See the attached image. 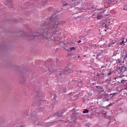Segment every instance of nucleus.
Here are the masks:
<instances>
[{
	"instance_id": "1",
	"label": "nucleus",
	"mask_w": 127,
	"mask_h": 127,
	"mask_svg": "<svg viewBox=\"0 0 127 127\" xmlns=\"http://www.w3.org/2000/svg\"><path fill=\"white\" fill-rule=\"evenodd\" d=\"M50 23L53 24V31L54 32V34H55L56 33V29H57L59 24L58 16L56 14L53 15L52 18H50Z\"/></svg>"
},
{
	"instance_id": "2",
	"label": "nucleus",
	"mask_w": 127,
	"mask_h": 127,
	"mask_svg": "<svg viewBox=\"0 0 127 127\" xmlns=\"http://www.w3.org/2000/svg\"><path fill=\"white\" fill-rule=\"evenodd\" d=\"M43 36V34H41V35H39V33H37L36 35H32V36H30L31 38V40H34L37 36Z\"/></svg>"
},
{
	"instance_id": "3",
	"label": "nucleus",
	"mask_w": 127,
	"mask_h": 127,
	"mask_svg": "<svg viewBox=\"0 0 127 127\" xmlns=\"http://www.w3.org/2000/svg\"><path fill=\"white\" fill-rule=\"evenodd\" d=\"M108 2L110 4L114 5L117 3L116 0H108Z\"/></svg>"
},
{
	"instance_id": "4",
	"label": "nucleus",
	"mask_w": 127,
	"mask_h": 127,
	"mask_svg": "<svg viewBox=\"0 0 127 127\" xmlns=\"http://www.w3.org/2000/svg\"><path fill=\"white\" fill-rule=\"evenodd\" d=\"M127 42V38H123V41L120 42V45H125V43Z\"/></svg>"
},
{
	"instance_id": "5",
	"label": "nucleus",
	"mask_w": 127,
	"mask_h": 127,
	"mask_svg": "<svg viewBox=\"0 0 127 127\" xmlns=\"http://www.w3.org/2000/svg\"><path fill=\"white\" fill-rule=\"evenodd\" d=\"M102 18H103V16H102L101 14H98L96 17V18H97V20H101Z\"/></svg>"
},
{
	"instance_id": "6",
	"label": "nucleus",
	"mask_w": 127,
	"mask_h": 127,
	"mask_svg": "<svg viewBox=\"0 0 127 127\" xmlns=\"http://www.w3.org/2000/svg\"><path fill=\"white\" fill-rule=\"evenodd\" d=\"M63 4V6H66L67 5V1L66 0H63V2L62 3Z\"/></svg>"
},
{
	"instance_id": "7",
	"label": "nucleus",
	"mask_w": 127,
	"mask_h": 127,
	"mask_svg": "<svg viewBox=\"0 0 127 127\" xmlns=\"http://www.w3.org/2000/svg\"><path fill=\"white\" fill-rule=\"evenodd\" d=\"M96 76H100L102 78H103L104 77V74L101 73L100 74H97L96 75Z\"/></svg>"
},
{
	"instance_id": "8",
	"label": "nucleus",
	"mask_w": 127,
	"mask_h": 127,
	"mask_svg": "<svg viewBox=\"0 0 127 127\" xmlns=\"http://www.w3.org/2000/svg\"><path fill=\"white\" fill-rule=\"evenodd\" d=\"M116 43V42H112V43H110L108 44V45L107 46V47H110L111 46H112L113 45H114Z\"/></svg>"
},
{
	"instance_id": "9",
	"label": "nucleus",
	"mask_w": 127,
	"mask_h": 127,
	"mask_svg": "<svg viewBox=\"0 0 127 127\" xmlns=\"http://www.w3.org/2000/svg\"><path fill=\"white\" fill-rule=\"evenodd\" d=\"M96 88H99V91H100L101 92H104V89H103V87H99V86H96Z\"/></svg>"
},
{
	"instance_id": "10",
	"label": "nucleus",
	"mask_w": 127,
	"mask_h": 127,
	"mask_svg": "<svg viewBox=\"0 0 127 127\" xmlns=\"http://www.w3.org/2000/svg\"><path fill=\"white\" fill-rule=\"evenodd\" d=\"M82 113L83 114H87V113H89V110H88L87 109H85L84 111H82Z\"/></svg>"
},
{
	"instance_id": "11",
	"label": "nucleus",
	"mask_w": 127,
	"mask_h": 127,
	"mask_svg": "<svg viewBox=\"0 0 127 127\" xmlns=\"http://www.w3.org/2000/svg\"><path fill=\"white\" fill-rule=\"evenodd\" d=\"M54 117H60V114H59V113H57L54 114Z\"/></svg>"
},
{
	"instance_id": "12",
	"label": "nucleus",
	"mask_w": 127,
	"mask_h": 127,
	"mask_svg": "<svg viewBox=\"0 0 127 127\" xmlns=\"http://www.w3.org/2000/svg\"><path fill=\"white\" fill-rule=\"evenodd\" d=\"M70 51H75V48L74 47H72L70 48Z\"/></svg>"
},
{
	"instance_id": "13",
	"label": "nucleus",
	"mask_w": 127,
	"mask_h": 127,
	"mask_svg": "<svg viewBox=\"0 0 127 127\" xmlns=\"http://www.w3.org/2000/svg\"><path fill=\"white\" fill-rule=\"evenodd\" d=\"M47 26H48V25L43 26V28H46V27H47Z\"/></svg>"
},
{
	"instance_id": "14",
	"label": "nucleus",
	"mask_w": 127,
	"mask_h": 127,
	"mask_svg": "<svg viewBox=\"0 0 127 127\" xmlns=\"http://www.w3.org/2000/svg\"><path fill=\"white\" fill-rule=\"evenodd\" d=\"M82 41L81 40L78 41V44H80V43H81Z\"/></svg>"
},
{
	"instance_id": "15",
	"label": "nucleus",
	"mask_w": 127,
	"mask_h": 127,
	"mask_svg": "<svg viewBox=\"0 0 127 127\" xmlns=\"http://www.w3.org/2000/svg\"><path fill=\"white\" fill-rule=\"evenodd\" d=\"M116 93H112V94H111V95H115Z\"/></svg>"
},
{
	"instance_id": "16",
	"label": "nucleus",
	"mask_w": 127,
	"mask_h": 127,
	"mask_svg": "<svg viewBox=\"0 0 127 127\" xmlns=\"http://www.w3.org/2000/svg\"><path fill=\"white\" fill-rule=\"evenodd\" d=\"M76 0H72V1H73V3H74Z\"/></svg>"
},
{
	"instance_id": "17",
	"label": "nucleus",
	"mask_w": 127,
	"mask_h": 127,
	"mask_svg": "<svg viewBox=\"0 0 127 127\" xmlns=\"http://www.w3.org/2000/svg\"><path fill=\"white\" fill-rule=\"evenodd\" d=\"M75 116H78V113H75Z\"/></svg>"
},
{
	"instance_id": "18",
	"label": "nucleus",
	"mask_w": 127,
	"mask_h": 127,
	"mask_svg": "<svg viewBox=\"0 0 127 127\" xmlns=\"http://www.w3.org/2000/svg\"><path fill=\"white\" fill-rule=\"evenodd\" d=\"M105 28L107 27V26L106 24H105Z\"/></svg>"
},
{
	"instance_id": "19",
	"label": "nucleus",
	"mask_w": 127,
	"mask_h": 127,
	"mask_svg": "<svg viewBox=\"0 0 127 127\" xmlns=\"http://www.w3.org/2000/svg\"><path fill=\"white\" fill-rule=\"evenodd\" d=\"M110 74H111V73H109V74H108V75H110Z\"/></svg>"
},
{
	"instance_id": "20",
	"label": "nucleus",
	"mask_w": 127,
	"mask_h": 127,
	"mask_svg": "<svg viewBox=\"0 0 127 127\" xmlns=\"http://www.w3.org/2000/svg\"><path fill=\"white\" fill-rule=\"evenodd\" d=\"M126 57L127 58V55H126Z\"/></svg>"
},
{
	"instance_id": "21",
	"label": "nucleus",
	"mask_w": 127,
	"mask_h": 127,
	"mask_svg": "<svg viewBox=\"0 0 127 127\" xmlns=\"http://www.w3.org/2000/svg\"><path fill=\"white\" fill-rule=\"evenodd\" d=\"M78 58H79V56H78Z\"/></svg>"
}]
</instances>
